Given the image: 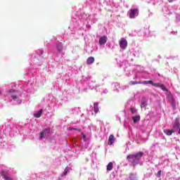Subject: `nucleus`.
<instances>
[{"label": "nucleus", "instance_id": "nucleus-1", "mask_svg": "<svg viewBox=\"0 0 180 180\" xmlns=\"http://www.w3.org/2000/svg\"><path fill=\"white\" fill-rule=\"evenodd\" d=\"M144 155V153L143 152H139L138 153L129 155L127 157V160H129V162H131V165L134 167H136V165H138L140 159L141 157Z\"/></svg>", "mask_w": 180, "mask_h": 180}, {"label": "nucleus", "instance_id": "nucleus-2", "mask_svg": "<svg viewBox=\"0 0 180 180\" xmlns=\"http://www.w3.org/2000/svg\"><path fill=\"white\" fill-rule=\"evenodd\" d=\"M51 132V129L46 128L41 132H39V137L41 140H44L46 137H49L50 136V133Z\"/></svg>", "mask_w": 180, "mask_h": 180}, {"label": "nucleus", "instance_id": "nucleus-3", "mask_svg": "<svg viewBox=\"0 0 180 180\" xmlns=\"http://www.w3.org/2000/svg\"><path fill=\"white\" fill-rule=\"evenodd\" d=\"M0 175L5 180H13V179H12V176H11V174H9V173H8V171L1 170L0 172Z\"/></svg>", "mask_w": 180, "mask_h": 180}, {"label": "nucleus", "instance_id": "nucleus-4", "mask_svg": "<svg viewBox=\"0 0 180 180\" xmlns=\"http://www.w3.org/2000/svg\"><path fill=\"white\" fill-rule=\"evenodd\" d=\"M120 47L122 50H126L127 49V40L124 38H122L120 41Z\"/></svg>", "mask_w": 180, "mask_h": 180}, {"label": "nucleus", "instance_id": "nucleus-5", "mask_svg": "<svg viewBox=\"0 0 180 180\" xmlns=\"http://www.w3.org/2000/svg\"><path fill=\"white\" fill-rule=\"evenodd\" d=\"M137 12H139V9H137V8L130 9L129 10L130 19H134L136 15L137 14Z\"/></svg>", "mask_w": 180, "mask_h": 180}, {"label": "nucleus", "instance_id": "nucleus-6", "mask_svg": "<svg viewBox=\"0 0 180 180\" xmlns=\"http://www.w3.org/2000/svg\"><path fill=\"white\" fill-rule=\"evenodd\" d=\"M153 86H155L156 88H160V89L164 91V92H168V89H166L165 86H164L162 84L154 83Z\"/></svg>", "mask_w": 180, "mask_h": 180}, {"label": "nucleus", "instance_id": "nucleus-7", "mask_svg": "<svg viewBox=\"0 0 180 180\" xmlns=\"http://www.w3.org/2000/svg\"><path fill=\"white\" fill-rule=\"evenodd\" d=\"M106 41H108V37L106 36L101 37L98 40V44L100 46H103L105 44Z\"/></svg>", "mask_w": 180, "mask_h": 180}, {"label": "nucleus", "instance_id": "nucleus-8", "mask_svg": "<svg viewBox=\"0 0 180 180\" xmlns=\"http://www.w3.org/2000/svg\"><path fill=\"white\" fill-rule=\"evenodd\" d=\"M43 115V109H40L38 112L34 114V117L39 119V117H41Z\"/></svg>", "mask_w": 180, "mask_h": 180}, {"label": "nucleus", "instance_id": "nucleus-9", "mask_svg": "<svg viewBox=\"0 0 180 180\" xmlns=\"http://www.w3.org/2000/svg\"><path fill=\"white\" fill-rule=\"evenodd\" d=\"M95 63V58L90 56L86 60V64L88 65H91V64H94Z\"/></svg>", "mask_w": 180, "mask_h": 180}, {"label": "nucleus", "instance_id": "nucleus-10", "mask_svg": "<svg viewBox=\"0 0 180 180\" xmlns=\"http://www.w3.org/2000/svg\"><path fill=\"white\" fill-rule=\"evenodd\" d=\"M113 143H115V136L111 134L108 138V146H112Z\"/></svg>", "mask_w": 180, "mask_h": 180}, {"label": "nucleus", "instance_id": "nucleus-11", "mask_svg": "<svg viewBox=\"0 0 180 180\" xmlns=\"http://www.w3.org/2000/svg\"><path fill=\"white\" fill-rule=\"evenodd\" d=\"M163 131L167 136H172V133H174V131L171 129H164Z\"/></svg>", "mask_w": 180, "mask_h": 180}, {"label": "nucleus", "instance_id": "nucleus-12", "mask_svg": "<svg viewBox=\"0 0 180 180\" xmlns=\"http://www.w3.org/2000/svg\"><path fill=\"white\" fill-rule=\"evenodd\" d=\"M94 112L98 113L99 112V103H94Z\"/></svg>", "mask_w": 180, "mask_h": 180}, {"label": "nucleus", "instance_id": "nucleus-13", "mask_svg": "<svg viewBox=\"0 0 180 180\" xmlns=\"http://www.w3.org/2000/svg\"><path fill=\"white\" fill-rule=\"evenodd\" d=\"M56 47H57V50L59 53H61V51H63V44L62 43H59L56 45Z\"/></svg>", "mask_w": 180, "mask_h": 180}, {"label": "nucleus", "instance_id": "nucleus-14", "mask_svg": "<svg viewBox=\"0 0 180 180\" xmlns=\"http://www.w3.org/2000/svg\"><path fill=\"white\" fill-rule=\"evenodd\" d=\"M113 169V162H110L107 165V171H112Z\"/></svg>", "mask_w": 180, "mask_h": 180}, {"label": "nucleus", "instance_id": "nucleus-15", "mask_svg": "<svg viewBox=\"0 0 180 180\" xmlns=\"http://www.w3.org/2000/svg\"><path fill=\"white\" fill-rule=\"evenodd\" d=\"M179 120H178V119H176V120H175V122H174V126H173V128L174 129H178L179 127Z\"/></svg>", "mask_w": 180, "mask_h": 180}, {"label": "nucleus", "instance_id": "nucleus-16", "mask_svg": "<svg viewBox=\"0 0 180 180\" xmlns=\"http://www.w3.org/2000/svg\"><path fill=\"white\" fill-rule=\"evenodd\" d=\"M134 123H137V122H140V115H136L132 117Z\"/></svg>", "mask_w": 180, "mask_h": 180}, {"label": "nucleus", "instance_id": "nucleus-17", "mask_svg": "<svg viewBox=\"0 0 180 180\" xmlns=\"http://www.w3.org/2000/svg\"><path fill=\"white\" fill-rule=\"evenodd\" d=\"M141 84H143L144 85H147V84H150L151 85L153 86L154 82H153V81H151V80H148V81L141 82Z\"/></svg>", "mask_w": 180, "mask_h": 180}, {"label": "nucleus", "instance_id": "nucleus-18", "mask_svg": "<svg viewBox=\"0 0 180 180\" xmlns=\"http://www.w3.org/2000/svg\"><path fill=\"white\" fill-rule=\"evenodd\" d=\"M129 180H137V177L136 176V174H131L129 176Z\"/></svg>", "mask_w": 180, "mask_h": 180}, {"label": "nucleus", "instance_id": "nucleus-19", "mask_svg": "<svg viewBox=\"0 0 180 180\" xmlns=\"http://www.w3.org/2000/svg\"><path fill=\"white\" fill-rule=\"evenodd\" d=\"M141 108H146L147 106V101L146 100L141 101Z\"/></svg>", "mask_w": 180, "mask_h": 180}, {"label": "nucleus", "instance_id": "nucleus-20", "mask_svg": "<svg viewBox=\"0 0 180 180\" xmlns=\"http://www.w3.org/2000/svg\"><path fill=\"white\" fill-rule=\"evenodd\" d=\"M131 85H137V84H141V82H133V81H131V82H130V83H129Z\"/></svg>", "mask_w": 180, "mask_h": 180}, {"label": "nucleus", "instance_id": "nucleus-21", "mask_svg": "<svg viewBox=\"0 0 180 180\" xmlns=\"http://www.w3.org/2000/svg\"><path fill=\"white\" fill-rule=\"evenodd\" d=\"M68 171H69L68 167H66L63 172V175H65V176L67 175V174H68Z\"/></svg>", "mask_w": 180, "mask_h": 180}, {"label": "nucleus", "instance_id": "nucleus-22", "mask_svg": "<svg viewBox=\"0 0 180 180\" xmlns=\"http://www.w3.org/2000/svg\"><path fill=\"white\" fill-rule=\"evenodd\" d=\"M172 106L173 109H175V108L176 107V104L175 103V101L174 100L172 101Z\"/></svg>", "mask_w": 180, "mask_h": 180}, {"label": "nucleus", "instance_id": "nucleus-23", "mask_svg": "<svg viewBox=\"0 0 180 180\" xmlns=\"http://www.w3.org/2000/svg\"><path fill=\"white\" fill-rule=\"evenodd\" d=\"M82 136L83 139L84 140V141H86V136L85 135V134L84 132H82Z\"/></svg>", "mask_w": 180, "mask_h": 180}, {"label": "nucleus", "instance_id": "nucleus-24", "mask_svg": "<svg viewBox=\"0 0 180 180\" xmlns=\"http://www.w3.org/2000/svg\"><path fill=\"white\" fill-rule=\"evenodd\" d=\"M162 171L161 170H160V171H158V174H157V176H158V178H160L161 177V174H162Z\"/></svg>", "mask_w": 180, "mask_h": 180}, {"label": "nucleus", "instance_id": "nucleus-25", "mask_svg": "<svg viewBox=\"0 0 180 180\" xmlns=\"http://www.w3.org/2000/svg\"><path fill=\"white\" fill-rule=\"evenodd\" d=\"M11 98L13 101H16V99H18V96L16 95H13L11 96Z\"/></svg>", "mask_w": 180, "mask_h": 180}, {"label": "nucleus", "instance_id": "nucleus-26", "mask_svg": "<svg viewBox=\"0 0 180 180\" xmlns=\"http://www.w3.org/2000/svg\"><path fill=\"white\" fill-rule=\"evenodd\" d=\"M131 112L132 113H136V108H131Z\"/></svg>", "mask_w": 180, "mask_h": 180}, {"label": "nucleus", "instance_id": "nucleus-27", "mask_svg": "<svg viewBox=\"0 0 180 180\" xmlns=\"http://www.w3.org/2000/svg\"><path fill=\"white\" fill-rule=\"evenodd\" d=\"M74 130H76L77 131H81V129H78V128H75L73 129Z\"/></svg>", "mask_w": 180, "mask_h": 180}, {"label": "nucleus", "instance_id": "nucleus-28", "mask_svg": "<svg viewBox=\"0 0 180 180\" xmlns=\"http://www.w3.org/2000/svg\"><path fill=\"white\" fill-rule=\"evenodd\" d=\"M75 128H72V127H69V130H74Z\"/></svg>", "mask_w": 180, "mask_h": 180}, {"label": "nucleus", "instance_id": "nucleus-29", "mask_svg": "<svg viewBox=\"0 0 180 180\" xmlns=\"http://www.w3.org/2000/svg\"><path fill=\"white\" fill-rule=\"evenodd\" d=\"M170 4L172 3V0H167Z\"/></svg>", "mask_w": 180, "mask_h": 180}, {"label": "nucleus", "instance_id": "nucleus-30", "mask_svg": "<svg viewBox=\"0 0 180 180\" xmlns=\"http://www.w3.org/2000/svg\"><path fill=\"white\" fill-rule=\"evenodd\" d=\"M14 91L13 90H11L10 92H13Z\"/></svg>", "mask_w": 180, "mask_h": 180}, {"label": "nucleus", "instance_id": "nucleus-31", "mask_svg": "<svg viewBox=\"0 0 180 180\" xmlns=\"http://www.w3.org/2000/svg\"><path fill=\"white\" fill-rule=\"evenodd\" d=\"M2 94V91H1V90H0V95Z\"/></svg>", "mask_w": 180, "mask_h": 180}]
</instances>
